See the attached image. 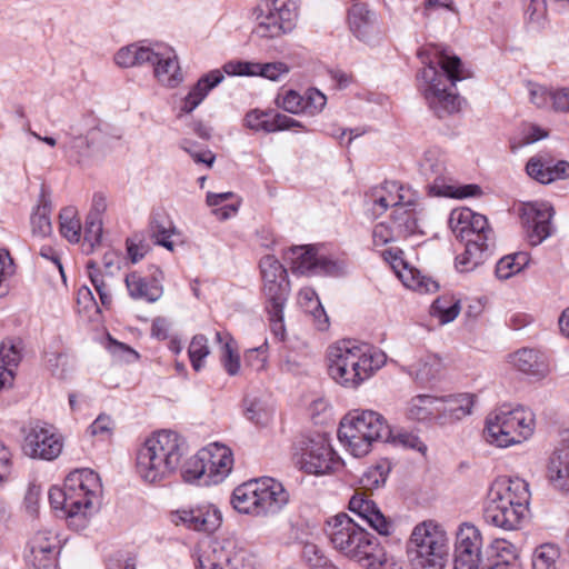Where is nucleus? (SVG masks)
I'll return each mask as SVG.
<instances>
[{
  "label": "nucleus",
  "instance_id": "1",
  "mask_svg": "<svg viewBox=\"0 0 569 569\" xmlns=\"http://www.w3.org/2000/svg\"><path fill=\"white\" fill-rule=\"evenodd\" d=\"M188 442L177 431L152 432L136 452V471L148 483H160L174 475L188 453Z\"/></svg>",
  "mask_w": 569,
  "mask_h": 569
},
{
  "label": "nucleus",
  "instance_id": "2",
  "mask_svg": "<svg viewBox=\"0 0 569 569\" xmlns=\"http://www.w3.org/2000/svg\"><path fill=\"white\" fill-rule=\"evenodd\" d=\"M431 58L420 71L419 78L423 82L421 87L425 99L433 112L442 118L457 112L460 108L459 97L448 90L450 86L465 79L461 60L457 56H450L445 49L436 46L429 53Z\"/></svg>",
  "mask_w": 569,
  "mask_h": 569
},
{
  "label": "nucleus",
  "instance_id": "3",
  "mask_svg": "<svg viewBox=\"0 0 569 569\" xmlns=\"http://www.w3.org/2000/svg\"><path fill=\"white\" fill-rule=\"evenodd\" d=\"M386 362V355L368 345L338 341L328 349V371L340 386L357 389Z\"/></svg>",
  "mask_w": 569,
  "mask_h": 569
},
{
  "label": "nucleus",
  "instance_id": "4",
  "mask_svg": "<svg viewBox=\"0 0 569 569\" xmlns=\"http://www.w3.org/2000/svg\"><path fill=\"white\" fill-rule=\"evenodd\" d=\"M326 532L336 550L363 563L366 569H379L387 565V555L377 539L347 513H339L327 520Z\"/></svg>",
  "mask_w": 569,
  "mask_h": 569
},
{
  "label": "nucleus",
  "instance_id": "5",
  "mask_svg": "<svg viewBox=\"0 0 569 569\" xmlns=\"http://www.w3.org/2000/svg\"><path fill=\"white\" fill-rule=\"evenodd\" d=\"M529 498L525 480L499 478L489 489L483 518L497 528L516 530L527 516Z\"/></svg>",
  "mask_w": 569,
  "mask_h": 569
},
{
  "label": "nucleus",
  "instance_id": "6",
  "mask_svg": "<svg viewBox=\"0 0 569 569\" xmlns=\"http://www.w3.org/2000/svg\"><path fill=\"white\" fill-rule=\"evenodd\" d=\"M102 492L97 472L89 468L76 469L64 479L62 487L53 486L49 490V502L56 510L64 512L67 518L87 517Z\"/></svg>",
  "mask_w": 569,
  "mask_h": 569
},
{
  "label": "nucleus",
  "instance_id": "7",
  "mask_svg": "<svg viewBox=\"0 0 569 569\" xmlns=\"http://www.w3.org/2000/svg\"><path fill=\"white\" fill-rule=\"evenodd\" d=\"M449 551L448 532L433 519L417 523L406 543V553L412 569H443Z\"/></svg>",
  "mask_w": 569,
  "mask_h": 569
},
{
  "label": "nucleus",
  "instance_id": "8",
  "mask_svg": "<svg viewBox=\"0 0 569 569\" xmlns=\"http://www.w3.org/2000/svg\"><path fill=\"white\" fill-rule=\"evenodd\" d=\"M231 502L240 513L270 517L288 505L289 493L280 481L261 477L238 486L233 490Z\"/></svg>",
  "mask_w": 569,
  "mask_h": 569
},
{
  "label": "nucleus",
  "instance_id": "9",
  "mask_svg": "<svg viewBox=\"0 0 569 569\" xmlns=\"http://www.w3.org/2000/svg\"><path fill=\"white\" fill-rule=\"evenodd\" d=\"M391 429L382 415L372 411H352L340 421L338 438L353 457H363L373 442L389 440Z\"/></svg>",
  "mask_w": 569,
  "mask_h": 569
},
{
  "label": "nucleus",
  "instance_id": "10",
  "mask_svg": "<svg viewBox=\"0 0 569 569\" xmlns=\"http://www.w3.org/2000/svg\"><path fill=\"white\" fill-rule=\"evenodd\" d=\"M535 427V413L523 407L505 405L490 412L486 419L488 440L502 448L528 440Z\"/></svg>",
  "mask_w": 569,
  "mask_h": 569
},
{
  "label": "nucleus",
  "instance_id": "11",
  "mask_svg": "<svg viewBox=\"0 0 569 569\" xmlns=\"http://www.w3.org/2000/svg\"><path fill=\"white\" fill-rule=\"evenodd\" d=\"M253 34L261 39H276L296 28L298 12L293 0H261L254 8Z\"/></svg>",
  "mask_w": 569,
  "mask_h": 569
},
{
  "label": "nucleus",
  "instance_id": "12",
  "mask_svg": "<svg viewBox=\"0 0 569 569\" xmlns=\"http://www.w3.org/2000/svg\"><path fill=\"white\" fill-rule=\"evenodd\" d=\"M420 171L431 180L428 188L433 196L462 199L481 194L479 186H460L453 180L447 171L445 157L438 148H430L425 152L420 161Z\"/></svg>",
  "mask_w": 569,
  "mask_h": 569
},
{
  "label": "nucleus",
  "instance_id": "13",
  "mask_svg": "<svg viewBox=\"0 0 569 569\" xmlns=\"http://www.w3.org/2000/svg\"><path fill=\"white\" fill-rule=\"evenodd\" d=\"M292 449L295 465L307 473L325 475L339 465V458L325 435L301 436Z\"/></svg>",
  "mask_w": 569,
  "mask_h": 569
},
{
  "label": "nucleus",
  "instance_id": "14",
  "mask_svg": "<svg viewBox=\"0 0 569 569\" xmlns=\"http://www.w3.org/2000/svg\"><path fill=\"white\" fill-rule=\"evenodd\" d=\"M23 451L31 458L52 461L63 448V439L52 425L36 421L26 430Z\"/></svg>",
  "mask_w": 569,
  "mask_h": 569
},
{
  "label": "nucleus",
  "instance_id": "15",
  "mask_svg": "<svg viewBox=\"0 0 569 569\" xmlns=\"http://www.w3.org/2000/svg\"><path fill=\"white\" fill-rule=\"evenodd\" d=\"M449 224L453 233L462 241H468V238L476 242L493 241L495 239L488 219L468 208L453 210L449 218Z\"/></svg>",
  "mask_w": 569,
  "mask_h": 569
},
{
  "label": "nucleus",
  "instance_id": "16",
  "mask_svg": "<svg viewBox=\"0 0 569 569\" xmlns=\"http://www.w3.org/2000/svg\"><path fill=\"white\" fill-rule=\"evenodd\" d=\"M153 53L154 57L148 61V64L152 66L157 81L168 88L180 86L184 78L176 51L171 47L156 43Z\"/></svg>",
  "mask_w": 569,
  "mask_h": 569
},
{
  "label": "nucleus",
  "instance_id": "17",
  "mask_svg": "<svg viewBox=\"0 0 569 569\" xmlns=\"http://www.w3.org/2000/svg\"><path fill=\"white\" fill-rule=\"evenodd\" d=\"M28 549L27 559L34 569H57L60 542L53 532H36L28 542Z\"/></svg>",
  "mask_w": 569,
  "mask_h": 569
},
{
  "label": "nucleus",
  "instance_id": "18",
  "mask_svg": "<svg viewBox=\"0 0 569 569\" xmlns=\"http://www.w3.org/2000/svg\"><path fill=\"white\" fill-rule=\"evenodd\" d=\"M286 258L297 274H335L338 271L337 263L326 257H318L313 247L290 248Z\"/></svg>",
  "mask_w": 569,
  "mask_h": 569
},
{
  "label": "nucleus",
  "instance_id": "19",
  "mask_svg": "<svg viewBox=\"0 0 569 569\" xmlns=\"http://www.w3.org/2000/svg\"><path fill=\"white\" fill-rule=\"evenodd\" d=\"M370 201L372 202L373 213L382 214L388 208L395 210L396 207L403 203L416 206L417 196L409 187H405L397 181H386L372 189Z\"/></svg>",
  "mask_w": 569,
  "mask_h": 569
},
{
  "label": "nucleus",
  "instance_id": "20",
  "mask_svg": "<svg viewBox=\"0 0 569 569\" xmlns=\"http://www.w3.org/2000/svg\"><path fill=\"white\" fill-rule=\"evenodd\" d=\"M553 208L548 202H528L521 210L523 223L532 230L530 240L532 244H539L551 233V218Z\"/></svg>",
  "mask_w": 569,
  "mask_h": 569
},
{
  "label": "nucleus",
  "instance_id": "21",
  "mask_svg": "<svg viewBox=\"0 0 569 569\" xmlns=\"http://www.w3.org/2000/svg\"><path fill=\"white\" fill-rule=\"evenodd\" d=\"M508 363L516 371L535 380H542L550 371L546 355L535 348H521L510 353Z\"/></svg>",
  "mask_w": 569,
  "mask_h": 569
},
{
  "label": "nucleus",
  "instance_id": "22",
  "mask_svg": "<svg viewBox=\"0 0 569 569\" xmlns=\"http://www.w3.org/2000/svg\"><path fill=\"white\" fill-rule=\"evenodd\" d=\"M99 120L92 113H87L69 127L67 140L61 148L70 157L81 156L90 147V137L99 128Z\"/></svg>",
  "mask_w": 569,
  "mask_h": 569
},
{
  "label": "nucleus",
  "instance_id": "23",
  "mask_svg": "<svg viewBox=\"0 0 569 569\" xmlns=\"http://www.w3.org/2000/svg\"><path fill=\"white\" fill-rule=\"evenodd\" d=\"M348 22L351 32L360 41L372 42L381 36L377 14L366 3H353L351 6Z\"/></svg>",
  "mask_w": 569,
  "mask_h": 569
},
{
  "label": "nucleus",
  "instance_id": "24",
  "mask_svg": "<svg viewBox=\"0 0 569 569\" xmlns=\"http://www.w3.org/2000/svg\"><path fill=\"white\" fill-rule=\"evenodd\" d=\"M476 399V395L469 392L438 397V425H452L470 416Z\"/></svg>",
  "mask_w": 569,
  "mask_h": 569
},
{
  "label": "nucleus",
  "instance_id": "25",
  "mask_svg": "<svg viewBox=\"0 0 569 569\" xmlns=\"http://www.w3.org/2000/svg\"><path fill=\"white\" fill-rule=\"evenodd\" d=\"M162 273L159 269L151 276H142L139 272H130L126 276V286L129 296L136 300H142L149 303L158 301L162 293Z\"/></svg>",
  "mask_w": 569,
  "mask_h": 569
},
{
  "label": "nucleus",
  "instance_id": "26",
  "mask_svg": "<svg viewBox=\"0 0 569 569\" xmlns=\"http://www.w3.org/2000/svg\"><path fill=\"white\" fill-rule=\"evenodd\" d=\"M349 509L380 535L388 536L390 533L391 522L366 492L356 491L349 501Z\"/></svg>",
  "mask_w": 569,
  "mask_h": 569
},
{
  "label": "nucleus",
  "instance_id": "27",
  "mask_svg": "<svg viewBox=\"0 0 569 569\" xmlns=\"http://www.w3.org/2000/svg\"><path fill=\"white\" fill-rule=\"evenodd\" d=\"M212 447L213 443H209L184 462L181 468V477L184 482L201 483L203 479V483L209 485V479L213 472Z\"/></svg>",
  "mask_w": 569,
  "mask_h": 569
},
{
  "label": "nucleus",
  "instance_id": "28",
  "mask_svg": "<svg viewBox=\"0 0 569 569\" xmlns=\"http://www.w3.org/2000/svg\"><path fill=\"white\" fill-rule=\"evenodd\" d=\"M223 70L232 76H261L271 81H278L282 76L289 73L290 68L281 61L269 63L228 62L223 66Z\"/></svg>",
  "mask_w": 569,
  "mask_h": 569
},
{
  "label": "nucleus",
  "instance_id": "29",
  "mask_svg": "<svg viewBox=\"0 0 569 569\" xmlns=\"http://www.w3.org/2000/svg\"><path fill=\"white\" fill-rule=\"evenodd\" d=\"M546 477L555 489L569 492V442L562 443L551 453Z\"/></svg>",
  "mask_w": 569,
  "mask_h": 569
},
{
  "label": "nucleus",
  "instance_id": "30",
  "mask_svg": "<svg viewBox=\"0 0 569 569\" xmlns=\"http://www.w3.org/2000/svg\"><path fill=\"white\" fill-rule=\"evenodd\" d=\"M246 126L252 130L264 132H276L280 130H289L301 127V123L293 118L276 113L271 116L269 112L252 110L244 118Z\"/></svg>",
  "mask_w": 569,
  "mask_h": 569
},
{
  "label": "nucleus",
  "instance_id": "31",
  "mask_svg": "<svg viewBox=\"0 0 569 569\" xmlns=\"http://www.w3.org/2000/svg\"><path fill=\"white\" fill-rule=\"evenodd\" d=\"M149 227L151 239L158 246L173 251L174 246L182 242L180 232L164 213L152 214Z\"/></svg>",
  "mask_w": 569,
  "mask_h": 569
},
{
  "label": "nucleus",
  "instance_id": "32",
  "mask_svg": "<svg viewBox=\"0 0 569 569\" xmlns=\"http://www.w3.org/2000/svg\"><path fill=\"white\" fill-rule=\"evenodd\" d=\"M456 557L482 558V536L472 523L463 522L456 532Z\"/></svg>",
  "mask_w": 569,
  "mask_h": 569
},
{
  "label": "nucleus",
  "instance_id": "33",
  "mask_svg": "<svg viewBox=\"0 0 569 569\" xmlns=\"http://www.w3.org/2000/svg\"><path fill=\"white\" fill-rule=\"evenodd\" d=\"M213 89V71H209L194 83L189 92L174 102L177 116L191 113Z\"/></svg>",
  "mask_w": 569,
  "mask_h": 569
},
{
  "label": "nucleus",
  "instance_id": "34",
  "mask_svg": "<svg viewBox=\"0 0 569 569\" xmlns=\"http://www.w3.org/2000/svg\"><path fill=\"white\" fill-rule=\"evenodd\" d=\"M483 567L489 569V566H509L518 565V549L513 543L506 539L492 540L483 552Z\"/></svg>",
  "mask_w": 569,
  "mask_h": 569
},
{
  "label": "nucleus",
  "instance_id": "35",
  "mask_svg": "<svg viewBox=\"0 0 569 569\" xmlns=\"http://www.w3.org/2000/svg\"><path fill=\"white\" fill-rule=\"evenodd\" d=\"M406 416L413 421L435 420L438 423V397L432 395L412 397L407 403Z\"/></svg>",
  "mask_w": 569,
  "mask_h": 569
},
{
  "label": "nucleus",
  "instance_id": "36",
  "mask_svg": "<svg viewBox=\"0 0 569 569\" xmlns=\"http://www.w3.org/2000/svg\"><path fill=\"white\" fill-rule=\"evenodd\" d=\"M465 250L456 258V267L460 272H469L483 263L487 251L490 249L493 241L476 242L468 238L465 241Z\"/></svg>",
  "mask_w": 569,
  "mask_h": 569
},
{
  "label": "nucleus",
  "instance_id": "37",
  "mask_svg": "<svg viewBox=\"0 0 569 569\" xmlns=\"http://www.w3.org/2000/svg\"><path fill=\"white\" fill-rule=\"evenodd\" d=\"M154 57L153 46L131 43L120 48L114 54V62L121 68L143 66Z\"/></svg>",
  "mask_w": 569,
  "mask_h": 569
},
{
  "label": "nucleus",
  "instance_id": "38",
  "mask_svg": "<svg viewBox=\"0 0 569 569\" xmlns=\"http://www.w3.org/2000/svg\"><path fill=\"white\" fill-rule=\"evenodd\" d=\"M209 507L198 506L190 509H179L170 513V520L176 526H183L194 531L207 529Z\"/></svg>",
  "mask_w": 569,
  "mask_h": 569
},
{
  "label": "nucleus",
  "instance_id": "39",
  "mask_svg": "<svg viewBox=\"0 0 569 569\" xmlns=\"http://www.w3.org/2000/svg\"><path fill=\"white\" fill-rule=\"evenodd\" d=\"M413 222L410 218L406 222H400L398 227H392L390 223H377L372 231V241L376 247H382L390 242L398 241L412 234Z\"/></svg>",
  "mask_w": 569,
  "mask_h": 569
},
{
  "label": "nucleus",
  "instance_id": "40",
  "mask_svg": "<svg viewBox=\"0 0 569 569\" xmlns=\"http://www.w3.org/2000/svg\"><path fill=\"white\" fill-rule=\"evenodd\" d=\"M52 211V203L49 196L42 187L37 208L31 214V227L33 234L39 237H47L52 231L50 214Z\"/></svg>",
  "mask_w": 569,
  "mask_h": 569
},
{
  "label": "nucleus",
  "instance_id": "41",
  "mask_svg": "<svg viewBox=\"0 0 569 569\" xmlns=\"http://www.w3.org/2000/svg\"><path fill=\"white\" fill-rule=\"evenodd\" d=\"M216 342L221 343L220 361L230 376L240 371V355L234 339L229 333L216 332Z\"/></svg>",
  "mask_w": 569,
  "mask_h": 569
},
{
  "label": "nucleus",
  "instance_id": "42",
  "mask_svg": "<svg viewBox=\"0 0 569 569\" xmlns=\"http://www.w3.org/2000/svg\"><path fill=\"white\" fill-rule=\"evenodd\" d=\"M442 368L441 359L436 355H425L408 365V373L423 383L436 378Z\"/></svg>",
  "mask_w": 569,
  "mask_h": 569
},
{
  "label": "nucleus",
  "instance_id": "43",
  "mask_svg": "<svg viewBox=\"0 0 569 569\" xmlns=\"http://www.w3.org/2000/svg\"><path fill=\"white\" fill-rule=\"evenodd\" d=\"M298 302L306 312L312 316L313 321L319 330H326L328 328L329 318L313 289H301L298 295Z\"/></svg>",
  "mask_w": 569,
  "mask_h": 569
},
{
  "label": "nucleus",
  "instance_id": "44",
  "mask_svg": "<svg viewBox=\"0 0 569 569\" xmlns=\"http://www.w3.org/2000/svg\"><path fill=\"white\" fill-rule=\"evenodd\" d=\"M60 234L70 243H79L82 237V226L74 207H66L59 213Z\"/></svg>",
  "mask_w": 569,
  "mask_h": 569
},
{
  "label": "nucleus",
  "instance_id": "45",
  "mask_svg": "<svg viewBox=\"0 0 569 569\" xmlns=\"http://www.w3.org/2000/svg\"><path fill=\"white\" fill-rule=\"evenodd\" d=\"M263 292L268 301L267 309H283L290 288L287 278L263 282Z\"/></svg>",
  "mask_w": 569,
  "mask_h": 569
},
{
  "label": "nucleus",
  "instance_id": "46",
  "mask_svg": "<svg viewBox=\"0 0 569 569\" xmlns=\"http://www.w3.org/2000/svg\"><path fill=\"white\" fill-rule=\"evenodd\" d=\"M460 301L451 296H442L436 299L430 308L432 317L437 318L440 325L453 321L460 313Z\"/></svg>",
  "mask_w": 569,
  "mask_h": 569
},
{
  "label": "nucleus",
  "instance_id": "47",
  "mask_svg": "<svg viewBox=\"0 0 569 569\" xmlns=\"http://www.w3.org/2000/svg\"><path fill=\"white\" fill-rule=\"evenodd\" d=\"M22 348L20 341L11 338L4 339L0 345V370H9L11 379L14 378V370L22 359Z\"/></svg>",
  "mask_w": 569,
  "mask_h": 569
},
{
  "label": "nucleus",
  "instance_id": "48",
  "mask_svg": "<svg viewBox=\"0 0 569 569\" xmlns=\"http://www.w3.org/2000/svg\"><path fill=\"white\" fill-rule=\"evenodd\" d=\"M529 263L527 253L517 252L502 257L496 266V276L501 280H507L519 273Z\"/></svg>",
  "mask_w": 569,
  "mask_h": 569
},
{
  "label": "nucleus",
  "instance_id": "49",
  "mask_svg": "<svg viewBox=\"0 0 569 569\" xmlns=\"http://www.w3.org/2000/svg\"><path fill=\"white\" fill-rule=\"evenodd\" d=\"M398 276L402 283L412 290L420 292H429L437 289V283L429 278H426L421 272L415 268L403 267L398 271Z\"/></svg>",
  "mask_w": 569,
  "mask_h": 569
},
{
  "label": "nucleus",
  "instance_id": "50",
  "mask_svg": "<svg viewBox=\"0 0 569 569\" xmlns=\"http://www.w3.org/2000/svg\"><path fill=\"white\" fill-rule=\"evenodd\" d=\"M560 550L556 545L543 543L536 548L532 556L533 569H558Z\"/></svg>",
  "mask_w": 569,
  "mask_h": 569
},
{
  "label": "nucleus",
  "instance_id": "51",
  "mask_svg": "<svg viewBox=\"0 0 569 569\" xmlns=\"http://www.w3.org/2000/svg\"><path fill=\"white\" fill-rule=\"evenodd\" d=\"M241 198L233 192L216 193V218L226 221L238 213Z\"/></svg>",
  "mask_w": 569,
  "mask_h": 569
},
{
  "label": "nucleus",
  "instance_id": "52",
  "mask_svg": "<svg viewBox=\"0 0 569 569\" xmlns=\"http://www.w3.org/2000/svg\"><path fill=\"white\" fill-rule=\"evenodd\" d=\"M114 428L116 423L113 419L108 415L101 413L89 426L88 432L100 441L110 442L113 437Z\"/></svg>",
  "mask_w": 569,
  "mask_h": 569
},
{
  "label": "nucleus",
  "instance_id": "53",
  "mask_svg": "<svg viewBox=\"0 0 569 569\" xmlns=\"http://www.w3.org/2000/svg\"><path fill=\"white\" fill-rule=\"evenodd\" d=\"M16 273V264L6 249H0V298L10 291V282Z\"/></svg>",
  "mask_w": 569,
  "mask_h": 569
},
{
  "label": "nucleus",
  "instance_id": "54",
  "mask_svg": "<svg viewBox=\"0 0 569 569\" xmlns=\"http://www.w3.org/2000/svg\"><path fill=\"white\" fill-rule=\"evenodd\" d=\"M102 231V220L87 217L83 230V247H87V253L92 252L101 243Z\"/></svg>",
  "mask_w": 569,
  "mask_h": 569
},
{
  "label": "nucleus",
  "instance_id": "55",
  "mask_svg": "<svg viewBox=\"0 0 569 569\" xmlns=\"http://www.w3.org/2000/svg\"><path fill=\"white\" fill-rule=\"evenodd\" d=\"M216 479H224L233 469L234 459L231 449L216 441Z\"/></svg>",
  "mask_w": 569,
  "mask_h": 569
},
{
  "label": "nucleus",
  "instance_id": "56",
  "mask_svg": "<svg viewBox=\"0 0 569 569\" xmlns=\"http://www.w3.org/2000/svg\"><path fill=\"white\" fill-rule=\"evenodd\" d=\"M207 342L208 341L204 336L197 335L192 338L189 345L188 355L196 371H199L203 367V360L209 355Z\"/></svg>",
  "mask_w": 569,
  "mask_h": 569
},
{
  "label": "nucleus",
  "instance_id": "57",
  "mask_svg": "<svg viewBox=\"0 0 569 569\" xmlns=\"http://www.w3.org/2000/svg\"><path fill=\"white\" fill-rule=\"evenodd\" d=\"M260 270L263 282L287 278L286 269L273 256H266L260 260Z\"/></svg>",
  "mask_w": 569,
  "mask_h": 569
},
{
  "label": "nucleus",
  "instance_id": "58",
  "mask_svg": "<svg viewBox=\"0 0 569 569\" xmlns=\"http://www.w3.org/2000/svg\"><path fill=\"white\" fill-rule=\"evenodd\" d=\"M418 207L419 202L417 201L416 206H407L406 203L396 207L391 214V226L398 227L400 222H406L407 218L412 220V234L418 232Z\"/></svg>",
  "mask_w": 569,
  "mask_h": 569
},
{
  "label": "nucleus",
  "instance_id": "59",
  "mask_svg": "<svg viewBox=\"0 0 569 569\" xmlns=\"http://www.w3.org/2000/svg\"><path fill=\"white\" fill-rule=\"evenodd\" d=\"M388 476V468L383 466H373L368 468L362 475L360 482L367 490H372L382 486Z\"/></svg>",
  "mask_w": 569,
  "mask_h": 569
},
{
  "label": "nucleus",
  "instance_id": "60",
  "mask_svg": "<svg viewBox=\"0 0 569 569\" xmlns=\"http://www.w3.org/2000/svg\"><path fill=\"white\" fill-rule=\"evenodd\" d=\"M237 549V541L234 538H226L219 542V549L216 548V569L218 567L231 565Z\"/></svg>",
  "mask_w": 569,
  "mask_h": 569
},
{
  "label": "nucleus",
  "instance_id": "61",
  "mask_svg": "<svg viewBox=\"0 0 569 569\" xmlns=\"http://www.w3.org/2000/svg\"><path fill=\"white\" fill-rule=\"evenodd\" d=\"M527 173L541 183L552 182L550 166L546 164L539 158H531L526 166Z\"/></svg>",
  "mask_w": 569,
  "mask_h": 569
},
{
  "label": "nucleus",
  "instance_id": "62",
  "mask_svg": "<svg viewBox=\"0 0 569 569\" xmlns=\"http://www.w3.org/2000/svg\"><path fill=\"white\" fill-rule=\"evenodd\" d=\"M182 149L190 154L194 162L204 163L209 168L213 166V154L211 151L200 149L196 142L184 139L182 141Z\"/></svg>",
  "mask_w": 569,
  "mask_h": 569
},
{
  "label": "nucleus",
  "instance_id": "63",
  "mask_svg": "<svg viewBox=\"0 0 569 569\" xmlns=\"http://www.w3.org/2000/svg\"><path fill=\"white\" fill-rule=\"evenodd\" d=\"M303 99V110L310 112L311 114L322 111L327 103L326 96L315 88L309 89L306 92V98Z\"/></svg>",
  "mask_w": 569,
  "mask_h": 569
},
{
  "label": "nucleus",
  "instance_id": "64",
  "mask_svg": "<svg viewBox=\"0 0 569 569\" xmlns=\"http://www.w3.org/2000/svg\"><path fill=\"white\" fill-rule=\"evenodd\" d=\"M387 442H392L395 445H399L405 448H411L417 449L419 451H422V449H426V446L420 440V438L413 433L401 431L397 435H393L391 432V437L389 440H386Z\"/></svg>",
  "mask_w": 569,
  "mask_h": 569
}]
</instances>
